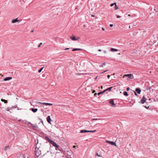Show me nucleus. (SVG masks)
<instances>
[{"label": "nucleus", "instance_id": "nucleus-1", "mask_svg": "<svg viewBox=\"0 0 158 158\" xmlns=\"http://www.w3.org/2000/svg\"><path fill=\"white\" fill-rule=\"evenodd\" d=\"M45 139L48 141L51 144H52L53 146L55 147L56 148V150H59L60 151H61V148H60V146L56 144L54 141L51 140L48 137L46 136L45 137Z\"/></svg>", "mask_w": 158, "mask_h": 158}, {"label": "nucleus", "instance_id": "nucleus-2", "mask_svg": "<svg viewBox=\"0 0 158 158\" xmlns=\"http://www.w3.org/2000/svg\"><path fill=\"white\" fill-rule=\"evenodd\" d=\"M106 142L107 143H110V144L112 145H114L115 146H117V145H116L115 143L113 141H108V140H106Z\"/></svg>", "mask_w": 158, "mask_h": 158}, {"label": "nucleus", "instance_id": "nucleus-3", "mask_svg": "<svg viewBox=\"0 0 158 158\" xmlns=\"http://www.w3.org/2000/svg\"><path fill=\"white\" fill-rule=\"evenodd\" d=\"M146 101V98L143 96L139 102L141 104H143Z\"/></svg>", "mask_w": 158, "mask_h": 158}, {"label": "nucleus", "instance_id": "nucleus-4", "mask_svg": "<svg viewBox=\"0 0 158 158\" xmlns=\"http://www.w3.org/2000/svg\"><path fill=\"white\" fill-rule=\"evenodd\" d=\"M110 103L112 107H115V104L114 103V100L112 99L110 101Z\"/></svg>", "mask_w": 158, "mask_h": 158}, {"label": "nucleus", "instance_id": "nucleus-5", "mask_svg": "<svg viewBox=\"0 0 158 158\" xmlns=\"http://www.w3.org/2000/svg\"><path fill=\"white\" fill-rule=\"evenodd\" d=\"M70 38L73 40H77L79 39V37H77V38L75 37V36H70Z\"/></svg>", "mask_w": 158, "mask_h": 158}, {"label": "nucleus", "instance_id": "nucleus-6", "mask_svg": "<svg viewBox=\"0 0 158 158\" xmlns=\"http://www.w3.org/2000/svg\"><path fill=\"white\" fill-rule=\"evenodd\" d=\"M47 120L48 123H50L51 121V119L50 116H48V117H47Z\"/></svg>", "mask_w": 158, "mask_h": 158}, {"label": "nucleus", "instance_id": "nucleus-7", "mask_svg": "<svg viewBox=\"0 0 158 158\" xmlns=\"http://www.w3.org/2000/svg\"><path fill=\"white\" fill-rule=\"evenodd\" d=\"M135 92H136L138 94H140V93L141 90L140 89L136 88L135 90Z\"/></svg>", "mask_w": 158, "mask_h": 158}, {"label": "nucleus", "instance_id": "nucleus-8", "mask_svg": "<svg viewBox=\"0 0 158 158\" xmlns=\"http://www.w3.org/2000/svg\"><path fill=\"white\" fill-rule=\"evenodd\" d=\"M12 79V77H6V78L4 79V80L5 81H8L11 80Z\"/></svg>", "mask_w": 158, "mask_h": 158}, {"label": "nucleus", "instance_id": "nucleus-9", "mask_svg": "<svg viewBox=\"0 0 158 158\" xmlns=\"http://www.w3.org/2000/svg\"><path fill=\"white\" fill-rule=\"evenodd\" d=\"M37 103H39L41 104L44 105H48V103L46 102H37Z\"/></svg>", "mask_w": 158, "mask_h": 158}, {"label": "nucleus", "instance_id": "nucleus-10", "mask_svg": "<svg viewBox=\"0 0 158 158\" xmlns=\"http://www.w3.org/2000/svg\"><path fill=\"white\" fill-rule=\"evenodd\" d=\"M19 21V20H18L17 19V18L15 19L12 20V23H15L16 22H18Z\"/></svg>", "mask_w": 158, "mask_h": 158}, {"label": "nucleus", "instance_id": "nucleus-11", "mask_svg": "<svg viewBox=\"0 0 158 158\" xmlns=\"http://www.w3.org/2000/svg\"><path fill=\"white\" fill-rule=\"evenodd\" d=\"M89 131L85 130H81L80 131L81 133L89 132Z\"/></svg>", "mask_w": 158, "mask_h": 158}, {"label": "nucleus", "instance_id": "nucleus-12", "mask_svg": "<svg viewBox=\"0 0 158 158\" xmlns=\"http://www.w3.org/2000/svg\"><path fill=\"white\" fill-rule=\"evenodd\" d=\"M113 88L112 87H111L108 89H107L105 90H104V91H105V92L107 91V90H108L109 91H111V89Z\"/></svg>", "mask_w": 158, "mask_h": 158}, {"label": "nucleus", "instance_id": "nucleus-13", "mask_svg": "<svg viewBox=\"0 0 158 158\" xmlns=\"http://www.w3.org/2000/svg\"><path fill=\"white\" fill-rule=\"evenodd\" d=\"M31 110L33 112L35 113L38 110V109L37 108H31Z\"/></svg>", "mask_w": 158, "mask_h": 158}, {"label": "nucleus", "instance_id": "nucleus-14", "mask_svg": "<svg viewBox=\"0 0 158 158\" xmlns=\"http://www.w3.org/2000/svg\"><path fill=\"white\" fill-rule=\"evenodd\" d=\"M82 49L81 48H74L73 49V51H78V50H82Z\"/></svg>", "mask_w": 158, "mask_h": 158}, {"label": "nucleus", "instance_id": "nucleus-15", "mask_svg": "<svg viewBox=\"0 0 158 158\" xmlns=\"http://www.w3.org/2000/svg\"><path fill=\"white\" fill-rule=\"evenodd\" d=\"M28 123L29 124H30L31 125V126H32V127H35V128H36L37 127H38L36 125H34L33 124H32L30 122H28Z\"/></svg>", "mask_w": 158, "mask_h": 158}, {"label": "nucleus", "instance_id": "nucleus-16", "mask_svg": "<svg viewBox=\"0 0 158 158\" xmlns=\"http://www.w3.org/2000/svg\"><path fill=\"white\" fill-rule=\"evenodd\" d=\"M9 146H6V147H5L3 149L5 151L7 149H9Z\"/></svg>", "mask_w": 158, "mask_h": 158}, {"label": "nucleus", "instance_id": "nucleus-17", "mask_svg": "<svg viewBox=\"0 0 158 158\" xmlns=\"http://www.w3.org/2000/svg\"><path fill=\"white\" fill-rule=\"evenodd\" d=\"M118 49L114 48H110V51L112 52H114V51H117Z\"/></svg>", "mask_w": 158, "mask_h": 158}, {"label": "nucleus", "instance_id": "nucleus-18", "mask_svg": "<svg viewBox=\"0 0 158 158\" xmlns=\"http://www.w3.org/2000/svg\"><path fill=\"white\" fill-rule=\"evenodd\" d=\"M35 155L37 157L38 156L41 154V152L40 151V153H38V154H37V152L36 151H35Z\"/></svg>", "mask_w": 158, "mask_h": 158}, {"label": "nucleus", "instance_id": "nucleus-19", "mask_svg": "<svg viewBox=\"0 0 158 158\" xmlns=\"http://www.w3.org/2000/svg\"><path fill=\"white\" fill-rule=\"evenodd\" d=\"M128 78L130 79H133L134 78V76L132 74H131L129 76Z\"/></svg>", "mask_w": 158, "mask_h": 158}, {"label": "nucleus", "instance_id": "nucleus-20", "mask_svg": "<svg viewBox=\"0 0 158 158\" xmlns=\"http://www.w3.org/2000/svg\"><path fill=\"white\" fill-rule=\"evenodd\" d=\"M24 155L21 154L19 156L18 158H24Z\"/></svg>", "mask_w": 158, "mask_h": 158}, {"label": "nucleus", "instance_id": "nucleus-21", "mask_svg": "<svg viewBox=\"0 0 158 158\" xmlns=\"http://www.w3.org/2000/svg\"><path fill=\"white\" fill-rule=\"evenodd\" d=\"M1 101L2 102H4L5 103H7V101L6 100H5V99H2L1 100Z\"/></svg>", "mask_w": 158, "mask_h": 158}, {"label": "nucleus", "instance_id": "nucleus-22", "mask_svg": "<svg viewBox=\"0 0 158 158\" xmlns=\"http://www.w3.org/2000/svg\"><path fill=\"white\" fill-rule=\"evenodd\" d=\"M123 94L124 96H128V94L127 92L126 91H124L123 92Z\"/></svg>", "mask_w": 158, "mask_h": 158}, {"label": "nucleus", "instance_id": "nucleus-23", "mask_svg": "<svg viewBox=\"0 0 158 158\" xmlns=\"http://www.w3.org/2000/svg\"><path fill=\"white\" fill-rule=\"evenodd\" d=\"M89 132H90L92 133L95 132L97 131L96 130H94L93 131H89Z\"/></svg>", "mask_w": 158, "mask_h": 158}, {"label": "nucleus", "instance_id": "nucleus-24", "mask_svg": "<svg viewBox=\"0 0 158 158\" xmlns=\"http://www.w3.org/2000/svg\"><path fill=\"white\" fill-rule=\"evenodd\" d=\"M43 68H44V67H42V68H41L38 71V72L39 73H40L42 70Z\"/></svg>", "mask_w": 158, "mask_h": 158}, {"label": "nucleus", "instance_id": "nucleus-25", "mask_svg": "<svg viewBox=\"0 0 158 158\" xmlns=\"http://www.w3.org/2000/svg\"><path fill=\"white\" fill-rule=\"evenodd\" d=\"M105 92V91H103L102 92H99L98 93V95H99L101 94H102Z\"/></svg>", "mask_w": 158, "mask_h": 158}, {"label": "nucleus", "instance_id": "nucleus-26", "mask_svg": "<svg viewBox=\"0 0 158 158\" xmlns=\"http://www.w3.org/2000/svg\"><path fill=\"white\" fill-rule=\"evenodd\" d=\"M131 74H125L124 75V76L123 77H129V76Z\"/></svg>", "mask_w": 158, "mask_h": 158}, {"label": "nucleus", "instance_id": "nucleus-27", "mask_svg": "<svg viewBox=\"0 0 158 158\" xmlns=\"http://www.w3.org/2000/svg\"><path fill=\"white\" fill-rule=\"evenodd\" d=\"M106 63H105V62L103 63L102 64V65L101 66V67H102L103 66V65H106Z\"/></svg>", "mask_w": 158, "mask_h": 158}, {"label": "nucleus", "instance_id": "nucleus-28", "mask_svg": "<svg viewBox=\"0 0 158 158\" xmlns=\"http://www.w3.org/2000/svg\"><path fill=\"white\" fill-rule=\"evenodd\" d=\"M6 110L7 111H8L10 110V109L9 108V107H7L6 108Z\"/></svg>", "mask_w": 158, "mask_h": 158}, {"label": "nucleus", "instance_id": "nucleus-29", "mask_svg": "<svg viewBox=\"0 0 158 158\" xmlns=\"http://www.w3.org/2000/svg\"><path fill=\"white\" fill-rule=\"evenodd\" d=\"M17 107V106H12V107H11L10 108H16Z\"/></svg>", "mask_w": 158, "mask_h": 158}, {"label": "nucleus", "instance_id": "nucleus-30", "mask_svg": "<svg viewBox=\"0 0 158 158\" xmlns=\"http://www.w3.org/2000/svg\"><path fill=\"white\" fill-rule=\"evenodd\" d=\"M118 7L117 6V5H116L115 6V10H117L118 9Z\"/></svg>", "mask_w": 158, "mask_h": 158}, {"label": "nucleus", "instance_id": "nucleus-31", "mask_svg": "<svg viewBox=\"0 0 158 158\" xmlns=\"http://www.w3.org/2000/svg\"><path fill=\"white\" fill-rule=\"evenodd\" d=\"M48 105L52 106V104H51V103H48Z\"/></svg>", "mask_w": 158, "mask_h": 158}, {"label": "nucleus", "instance_id": "nucleus-32", "mask_svg": "<svg viewBox=\"0 0 158 158\" xmlns=\"http://www.w3.org/2000/svg\"><path fill=\"white\" fill-rule=\"evenodd\" d=\"M42 44V43H40V44H39V45L38 46V47H40L41 45Z\"/></svg>", "mask_w": 158, "mask_h": 158}, {"label": "nucleus", "instance_id": "nucleus-33", "mask_svg": "<svg viewBox=\"0 0 158 158\" xmlns=\"http://www.w3.org/2000/svg\"><path fill=\"white\" fill-rule=\"evenodd\" d=\"M134 93H135V95L136 96H138V95H137V93L135 91V92H134Z\"/></svg>", "mask_w": 158, "mask_h": 158}, {"label": "nucleus", "instance_id": "nucleus-34", "mask_svg": "<svg viewBox=\"0 0 158 158\" xmlns=\"http://www.w3.org/2000/svg\"><path fill=\"white\" fill-rule=\"evenodd\" d=\"M130 89V88L129 87H128L127 88L126 90L127 91H129Z\"/></svg>", "mask_w": 158, "mask_h": 158}, {"label": "nucleus", "instance_id": "nucleus-35", "mask_svg": "<svg viewBox=\"0 0 158 158\" xmlns=\"http://www.w3.org/2000/svg\"><path fill=\"white\" fill-rule=\"evenodd\" d=\"M144 107H145V108H147V109H148V108H149V106H144Z\"/></svg>", "mask_w": 158, "mask_h": 158}, {"label": "nucleus", "instance_id": "nucleus-36", "mask_svg": "<svg viewBox=\"0 0 158 158\" xmlns=\"http://www.w3.org/2000/svg\"><path fill=\"white\" fill-rule=\"evenodd\" d=\"M114 6V4H113V3H112V4H111L110 5V6H111V7H112V6Z\"/></svg>", "mask_w": 158, "mask_h": 158}, {"label": "nucleus", "instance_id": "nucleus-37", "mask_svg": "<svg viewBox=\"0 0 158 158\" xmlns=\"http://www.w3.org/2000/svg\"><path fill=\"white\" fill-rule=\"evenodd\" d=\"M110 77V75H107V77H108V78H109Z\"/></svg>", "mask_w": 158, "mask_h": 158}, {"label": "nucleus", "instance_id": "nucleus-38", "mask_svg": "<svg viewBox=\"0 0 158 158\" xmlns=\"http://www.w3.org/2000/svg\"><path fill=\"white\" fill-rule=\"evenodd\" d=\"M108 71V70H106L104 71L102 73H105V72H106V71Z\"/></svg>", "mask_w": 158, "mask_h": 158}, {"label": "nucleus", "instance_id": "nucleus-39", "mask_svg": "<svg viewBox=\"0 0 158 158\" xmlns=\"http://www.w3.org/2000/svg\"><path fill=\"white\" fill-rule=\"evenodd\" d=\"M113 4H114V5H115V6L116 5V2L114 3H113Z\"/></svg>", "mask_w": 158, "mask_h": 158}, {"label": "nucleus", "instance_id": "nucleus-40", "mask_svg": "<svg viewBox=\"0 0 158 158\" xmlns=\"http://www.w3.org/2000/svg\"><path fill=\"white\" fill-rule=\"evenodd\" d=\"M113 24H110V27H113Z\"/></svg>", "mask_w": 158, "mask_h": 158}, {"label": "nucleus", "instance_id": "nucleus-41", "mask_svg": "<svg viewBox=\"0 0 158 158\" xmlns=\"http://www.w3.org/2000/svg\"><path fill=\"white\" fill-rule=\"evenodd\" d=\"M69 49V48H66L64 49L65 50H68V49Z\"/></svg>", "mask_w": 158, "mask_h": 158}, {"label": "nucleus", "instance_id": "nucleus-42", "mask_svg": "<svg viewBox=\"0 0 158 158\" xmlns=\"http://www.w3.org/2000/svg\"><path fill=\"white\" fill-rule=\"evenodd\" d=\"M120 17H121V16H118H118H117V18H120Z\"/></svg>", "mask_w": 158, "mask_h": 158}, {"label": "nucleus", "instance_id": "nucleus-43", "mask_svg": "<svg viewBox=\"0 0 158 158\" xmlns=\"http://www.w3.org/2000/svg\"><path fill=\"white\" fill-rule=\"evenodd\" d=\"M96 155L98 156H100V155H98V153Z\"/></svg>", "mask_w": 158, "mask_h": 158}, {"label": "nucleus", "instance_id": "nucleus-44", "mask_svg": "<svg viewBox=\"0 0 158 158\" xmlns=\"http://www.w3.org/2000/svg\"><path fill=\"white\" fill-rule=\"evenodd\" d=\"M104 52L105 53H106L107 52H106V51H104Z\"/></svg>", "mask_w": 158, "mask_h": 158}, {"label": "nucleus", "instance_id": "nucleus-45", "mask_svg": "<svg viewBox=\"0 0 158 158\" xmlns=\"http://www.w3.org/2000/svg\"><path fill=\"white\" fill-rule=\"evenodd\" d=\"M102 29L103 31H104V30H105L103 28V27L102 28Z\"/></svg>", "mask_w": 158, "mask_h": 158}, {"label": "nucleus", "instance_id": "nucleus-46", "mask_svg": "<svg viewBox=\"0 0 158 158\" xmlns=\"http://www.w3.org/2000/svg\"><path fill=\"white\" fill-rule=\"evenodd\" d=\"M98 119H93V120H98Z\"/></svg>", "mask_w": 158, "mask_h": 158}, {"label": "nucleus", "instance_id": "nucleus-47", "mask_svg": "<svg viewBox=\"0 0 158 158\" xmlns=\"http://www.w3.org/2000/svg\"><path fill=\"white\" fill-rule=\"evenodd\" d=\"M98 51L99 52H101V49H99L98 50Z\"/></svg>", "mask_w": 158, "mask_h": 158}, {"label": "nucleus", "instance_id": "nucleus-48", "mask_svg": "<svg viewBox=\"0 0 158 158\" xmlns=\"http://www.w3.org/2000/svg\"><path fill=\"white\" fill-rule=\"evenodd\" d=\"M76 147V146L74 145V146H73V148H75Z\"/></svg>", "mask_w": 158, "mask_h": 158}, {"label": "nucleus", "instance_id": "nucleus-49", "mask_svg": "<svg viewBox=\"0 0 158 158\" xmlns=\"http://www.w3.org/2000/svg\"><path fill=\"white\" fill-rule=\"evenodd\" d=\"M34 32V30H32L31 31V32Z\"/></svg>", "mask_w": 158, "mask_h": 158}, {"label": "nucleus", "instance_id": "nucleus-50", "mask_svg": "<svg viewBox=\"0 0 158 158\" xmlns=\"http://www.w3.org/2000/svg\"><path fill=\"white\" fill-rule=\"evenodd\" d=\"M95 92V90H94L93 91V93H94Z\"/></svg>", "mask_w": 158, "mask_h": 158}, {"label": "nucleus", "instance_id": "nucleus-51", "mask_svg": "<svg viewBox=\"0 0 158 158\" xmlns=\"http://www.w3.org/2000/svg\"><path fill=\"white\" fill-rule=\"evenodd\" d=\"M91 16H92V17H94V15H91Z\"/></svg>", "mask_w": 158, "mask_h": 158}, {"label": "nucleus", "instance_id": "nucleus-52", "mask_svg": "<svg viewBox=\"0 0 158 158\" xmlns=\"http://www.w3.org/2000/svg\"><path fill=\"white\" fill-rule=\"evenodd\" d=\"M101 88L102 89L103 88V86H101Z\"/></svg>", "mask_w": 158, "mask_h": 158}, {"label": "nucleus", "instance_id": "nucleus-53", "mask_svg": "<svg viewBox=\"0 0 158 158\" xmlns=\"http://www.w3.org/2000/svg\"><path fill=\"white\" fill-rule=\"evenodd\" d=\"M97 93H95L94 94V95L95 96L96 95H97Z\"/></svg>", "mask_w": 158, "mask_h": 158}, {"label": "nucleus", "instance_id": "nucleus-54", "mask_svg": "<svg viewBox=\"0 0 158 158\" xmlns=\"http://www.w3.org/2000/svg\"><path fill=\"white\" fill-rule=\"evenodd\" d=\"M130 27H131V26H129V28H130Z\"/></svg>", "mask_w": 158, "mask_h": 158}, {"label": "nucleus", "instance_id": "nucleus-55", "mask_svg": "<svg viewBox=\"0 0 158 158\" xmlns=\"http://www.w3.org/2000/svg\"><path fill=\"white\" fill-rule=\"evenodd\" d=\"M131 16L129 14V15H128V16Z\"/></svg>", "mask_w": 158, "mask_h": 158}, {"label": "nucleus", "instance_id": "nucleus-56", "mask_svg": "<svg viewBox=\"0 0 158 158\" xmlns=\"http://www.w3.org/2000/svg\"><path fill=\"white\" fill-rule=\"evenodd\" d=\"M19 110V108H18L17 109V110Z\"/></svg>", "mask_w": 158, "mask_h": 158}, {"label": "nucleus", "instance_id": "nucleus-57", "mask_svg": "<svg viewBox=\"0 0 158 158\" xmlns=\"http://www.w3.org/2000/svg\"><path fill=\"white\" fill-rule=\"evenodd\" d=\"M122 93V92H121H121H120V93Z\"/></svg>", "mask_w": 158, "mask_h": 158}, {"label": "nucleus", "instance_id": "nucleus-58", "mask_svg": "<svg viewBox=\"0 0 158 158\" xmlns=\"http://www.w3.org/2000/svg\"><path fill=\"white\" fill-rule=\"evenodd\" d=\"M49 152L48 151H47V152Z\"/></svg>", "mask_w": 158, "mask_h": 158}]
</instances>
